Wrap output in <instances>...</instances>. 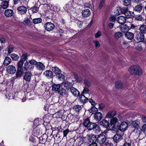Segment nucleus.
Segmentation results:
<instances>
[{"instance_id":"1","label":"nucleus","mask_w":146,"mask_h":146,"mask_svg":"<svg viewBox=\"0 0 146 146\" xmlns=\"http://www.w3.org/2000/svg\"><path fill=\"white\" fill-rule=\"evenodd\" d=\"M129 71L131 74L133 75H140L142 74L141 68L137 65L131 66Z\"/></svg>"},{"instance_id":"2","label":"nucleus","mask_w":146,"mask_h":146,"mask_svg":"<svg viewBox=\"0 0 146 146\" xmlns=\"http://www.w3.org/2000/svg\"><path fill=\"white\" fill-rule=\"evenodd\" d=\"M37 62L35 60L31 59L29 61H27L25 64V68L27 69H30L31 68V66L33 65L36 64Z\"/></svg>"},{"instance_id":"3","label":"nucleus","mask_w":146,"mask_h":146,"mask_svg":"<svg viewBox=\"0 0 146 146\" xmlns=\"http://www.w3.org/2000/svg\"><path fill=\"white\" fill-rule=\"evenodd\" d=\"M106 137L103 134H100L97 136V142L100 144H104L106 141Z\"/></svg>"},{"instance_id":"4","label":"nucleus","mask_w":146,"mask_h":146,"mask_svg":"<svg viewBox=\"0 0 146 146\" xmlns=\"http://www.w3.org/2000/svg\"><path fill=\"white\" fill-rule=\"evenodd\" d=\"M135 38L138 42H143L145 39L144 34L137 32L135 36Z\"/></svg>"},{"instance_id":"5","label":"nucleus","mask_w":146,"mask_h":146,"mask_svg":"<svg viewBox=\"0 0 146 146\" xmlns=\"http://www.w3.org/2000/svg\"><path fill=\"white\" fill-rule=\"evenodd\" d=\"M33 75L31 72L27 71L25 72L23 76V80L27 82H30L31 80Z\"/></svg>"},{"instance_id":"6","label":"nucleus","mask_w":146,"mask_h":146,"mask_svg":"<svg viewBox=\"0 0 146 146\" xmlns=\"http://www.w3.org/2000/svg\"><path fill=\"white\" fill-rule=\"evenodd\" d=\"M18 13L21 15H25L26 14L27 11V8L24 6L19 7L17 9Z\"/></svg>"},{"instance_id":"7","label":"nucleus","mask_w":146,"mask_h":146,"mask_svg":"<svg viewBox=\"0 0 146 146\" xmlns=\"http://www.w3.org/2000/svg\"><path fill=\"white\" fill-rule=\"evenodd\" d=\"M44 27L46 30L48 31H50L54 29L55 26L53 23L51 22H47L44 24Z\"/></svg>"},{"instance_id":"8","label":"nucleus","mask_w":146,"mask_h":146,"mask_svg":"<svg viewBox=\"0 0 146 146\" xmlns=\"http://www.w3.org/2000/svg\"><path fill=\"white\" fill-rule=\"evenodd\" d=\"M32 133L34 136L38 137V136H40L42 134V129L38 127H37L34 129Z\"/></svg>"},{"instance_id":"9","label":"nucleus","mask_w":146,"mask_h":146,"mask_svg":"<svg viewBox=\"0 0 146 146\" xmlns=\"http://www.w3.org/2000/svg\"><path fill=\"white\" fill-rule=\"evenodd\" d=\"M128 125L125 122L122 123L120 125H118L117 128L122 132L124 131L128 127Z\"/></svg>"},{"instance_id":"10","label":"nucleus","mask_w":146,"mask_h":146,"mask_svg":"<svg viewBox=\"0 0 146 146\" xmlns=\"http://www.w3.org/2000/svg\"><path fill=\"white\" fill-rule=\"evenodd\" d=\"M121 11V12H122V13L124 14L126 18H131V12L128 10L127 8H122Z\"/></svg>"},{"instance_id":"11","label":"nucleus","mask_w":146,"mask_h":146,"mask_svg":"<svg viewBox=\"0 0 146 146\" xmlns=\"http://www.w3.org/2000/svg\"><path fill=\"white\" fill-rule=\"evenodd\" d=\"M58 93L62 96L67 97L68 96V93L66 90L61 86L58 91Z\"/></svg>"},{"instance_id":"12","label":"nucleus","mask_w":146,"mask_h":146,"mask_svg":"<svg viewBox=\"0 0 146 146\" xmlns=\"http://www.w3.org/2000/svg\"><path fill=\"white\" fill-rule=\"evenodd\" d=\"M7 71L9 74H14L16 72V69L15 67L13 65L9 66L7 68Z\"/></svg>"},{"instance_id":"13","label":"nucleus","mask_w":146,"mask_h":146,"mask_svg":"<svg viewBox=\"0 0 146 146\" xmlns=\"http://www.w3.org/2000/svg\"><path fill=\"white\" fill-rule=\"evenodd\" d=\"M79 100L80 103L84 105L87 102L88 99L85 97L84 94L80 95Z\"/></svg>"},{"instance_id":"14","label":"nucleus","mask_w":146,"mask_h":146,"mask_svg":"<svg viewBox=\"0 0 146 146\" xmlns=\"http://www.w3.org/2000/svg\"><path fill=\"white\" fill-rule=\"evenodd\" d=\"M4 14L7 17L12 16L14 14L13 10L11 9H7L4 11Z\"/></svg>"},{"instance_id":"15","label":"nucleus","mask_w":146,"mask_h":146,"mask_svg":"<svg viewBox=\"0 0 146 146\" xmlns=\"http://www.w3.org/2000/svg\"><path fill=\"white\" fill-rule=\"evenodd\" d=\"M122 138L121 135L119 133H116L113 136V139L114 141L117 143L120 141L122 139Z\"/></svg>"},{"instance_id":"16","label":"nucleus","mask_w":146,"mask_h":146,"mask_svg":"<svg viewBox=\"0 0 146 146\" xmlns=\"http://www.w3.org/2000/svg\"><path fill=\"white\" fill-rule=\"evenodd\" d=\"M71 92L75 96H78L80 95V92L76 88L72 87L70 90Z\"/></svg>"},{"instance_id":"17","label":"nucleus","mask_w":146,"mask_h":146,"mask_svg":"<svg viewBox=\"0 0 146 146\" xmlns=\"http://www.w3.org/2000/svg\"><path fill=\"white\" fill-rule=\"evenodd\" d=\"M94 117L96 121H99L102 119V115L101 112H97L95 114Z\"/></svg>"},{"instance_id":"18","label":"nucleus","mask_w":146,"mask_h":146,"mask_svg":"<svg viewBox=\"0 0 146 146\" xmlns=\"http://www.w3.org/2000/svg\"><path fill=\"white\" fill-rule=\"evenodd\" d=\"M100 125L102 127L109 129L110 125L109 122L106 119H104L100 122Z\"/></svg>"},{"instance_id":"19","label":"nucleus","mask_w":146,"mask_h":146,"mask_svg":"<svg viewBox=\"0 0 146 146\" xmlns=\"http://www.w3.org/2000/svg\"><path fill=\"white\" fill-rule=\"evenodd\" d=\"M91 12L89 9H86L83 10L82 12L83 17H86L89 16L91 15Z\"/></svg>"},{"instance_id":"20","label":"nucleus","mask_w":146,"mask_h":146,"mask_svg":"<svg viewBox=\"0 0 146 146\" xmlns=\"http://www.w3.org/2000/svg\"><path fill=\"white\" fill-rule=\"evenodd\" d=\"M117 21L119 24H123L126 21V19L124 16H121L118 17L117 18Z\"/></svg>"},{"instance_id":"21","label":"nucleus","mask_w":146,"mask_h":146,"mask_svg":"<svg viewBox=\"0 0 146 146\" xmlns=\"http://www.w3.org/2000/svg\"><path fill=\"white\" fill-rule=\"evenodd\" d=\"M66 90H70L72 87V83L68 82V81L64 82L63 84Z\"/></svg>"},{"instance_id":"22","label":"nucleus","mask_w":146,"mask_h":146,"mask_svg":"<svg viewBox=\"0 0 146 146\" xmlns=\"http://www.w3.org/2000/svg\"><path fill=\"white\" fill-rule=\"evenodd\" d=\"M98 127V125L96 123L90 122L87 128L88 130H91L92 129H96Z\"/></svg>"},{"instance_id":"23","label":"nucleus","mask_w":146,"mask_h":146,"mask_svg":"<svg viewBox=\"0 0 146 146\" xmlns=\"http://www.w3.org/2000/svg\"><path fill=\"white\" fill-rule=\"evenodd\" d=\"M121 29L122 32L126 33L129 30V27L127 24L123 25L121 26Z\"/></svg>"},{"instance_id":"24","label":"nucleus","mask_w":146,"mask_h":146,"mask_svg":"<svg viewBox=\"0 0 146 146\" xmlns=\"http://www.w3.org/2000/svg\"><path fill=\"white\" fill-rule=\"evenodd\" d=\"M140 33L144 34L146 33V25H142L140 26L139 29Z\"/></svg>"},{"instance_id":"25","label":"nucleus","mask_w":146,"mask_h":146,"mask_svg":"<svg viewBox=\"0 0 146 146\" xmlns=\"http://www.w3.org/2000/svg\"><path fill=\"white\" fill-rule=\"evenodd\" d=\"M36 67L37 69L40 70H43L45 68L44 66L40 62H37Z\"/></svg>"},{"instance_id":"26","label":"nucleus","mask_w":146,"mask_h":146,"mask_svg":"<svg viewBox=\"0 0 146 146\" xmlns=\"http://www.w3.org/2000/svg\"><path fill=\"white\" fill-rule=\"evenodd\" d=\"M116 114V112L115 111H110L108 112L106 115V117L109 118H112Z\"/></svg>"},{"instance_id":"27","label":"nucleus","mask_w":146,"mask_h":146,"mask_svg":"<svg viewBox=\"0 0 146 146\" xmlns=\"http://www.w3.org/2000/svg\"><path fill=\"white\" fill-rule=\"evenodd\" d=\"M142 8L143 7L141 5H136L134 8V10L135 12L140 13L141 12Z\"/></svg>"},{"instance_id":"28","label":"nucleus","mask_w":146,"mask_h":146,"mask_svg":"<svg viewBox=\"0 0 146 146\" xmlns=\"http://www.w3.org/2000/svg\"><path fill=\"white\" fill-rule=\"evenodd\" d=\"M125 37L129 40H132L134 37L133 34L131 32H126L125 34Z\"/></svg>"},{"instance_id":"29","label":"nucleus","mask_w":146,"mask_h":146,"mask_svg":"<svg viewBox=\"0 0 146 146\" xmlns=\"http://www.w3.org/2000/svg\"><path fill=\"white\" fill-rule=\"evenodd\" d=\"M11 62V59L9 57H6L4 59L3 64L5 66H8Z\"/></svg>"},{"instance_id":"30","label":"nucleus","mask_w":146,"mask_h":146,"mask_svg":"<svg viewBox=\"0 0 146 146\" xmlns=\"http://www.w3.org/2000/svg\"><path fill=\"white\" fill-rule=\"evenodd\" d=\"M44 74L48 78H52L53 77V73L50 70H47L45 71Z\"/></svg>"},{"instance_id":"31","label":"nucleus","mask_w":146,"mask_h":146,"mask_svg":"<svg viewBox=\"0 0 146 146\" xmlns=\"http://www.w3.org/2000/svg\"><path fill=\"white\" fill-rule=\"evenodd\" d=\"M97 136L95 135H92L91 137H90L89 139V140L92 143H96L95 142H97L96 139Z\"/></svg>"},{"instance_id":"32","label":"nucleus","mask_w":146,"mask_h":146,"mask_svg":"<svg viewBox=\"0 0 146 146\" xmlns=\"http://www.w3.org/2000/svg\"><path fill=\"white\" fill-rule=\"evenodd\" d=\"M52 90L58 92L61 87L60 84H54L52 85Z\"/></svg>"},{"instance_id":"33","label":"nucleus","mask_w":146,"mask_h":146,"mask_svg":"<svg viewBox=\"0 0 146 146\" xmlns=\"http://www.w3.org/2000/svg\"><path fill=\"white\" fill-rule=\"evenodd\" d=\"M118 119L115 117H113L111 119L110 124L111 126L113 125V127L115 125V124L118 122Z\"/></svg>"},{"instance_id":"34","label":"nucleus","mask_w":146,"mask_h":146,"mask_svg":"<svg viewBox=\"0 0 146 146\" xmlns=\"http://www.w3.org/2000/svg\"><path fill=\"white\" fill-rule=\"evenodd\" d=\"M52 70L53 72L56 75L59 73V72H61V70L56 66L52 67Z\"/></svg>"},{"instance_id":"35","label":"nucleus","mask_w":146,"mask_h":146,"mask_svg":"<svg viewBox=\"0 0 146 146\" xmlns=\"http://www.w3.org/2000/svg\"><path fill=\"white\" fill-rule=\"evenodd\" d=\"M29 10L31 11L33 13H36L38 11L39 7L35 4L34 6L30 8Z\"/></svg>"},{"instance_id":"36","label":"nucleus","mask_w":146,"mask_h":146,"mask_svg":"<svg viewBox=\"0 0 146 146\" xmlns=\"http://www.w3.org/2000/svg\"><path fill=\"white\" fill-rule=\"evenodd\" d=\"M9 6V2L7 1H4L2 2L1 7L2 8L5 9Z\"/></svg>"},{"instance_id":"37","label":"nucleus","mask_w":146,"mask_h":146,"mask_svg":"<svg viewBox=\"0 0 146 146\" xmlns=\"http://www.w3.org/2000/svg\"><path fill=\"white\" fill-rule=\"evenodd\" d=\"M115 86L117 89L121 88H123V85L121 82L119 80L116 82Z\"/></svg>"},{"instance_id":"38","label":"nucleus","mask_w":146,"mask_h":146,"mask_svg":"<svg viewBox=\"0 0 146 146\" xmlns=\"http://www.w3.org/2000/svg\"><path fill=\"white\" fill-rule=\"evenodd\" d=\"M23 70L21 69H17L16 72V77L18 78L21 77L22 75Z\"/></svg>"},{"instance_id":"39","label":"nucleus","mask_w":146,"mask_h":146,"mask_svg":"<svg viewBox=\"0 0 146 146\" xmlns=\"http://www.w3.org/2000/svg\"><path fill=\"white\" fill-rule=\"evenodd\" d=\"M123 36V34L120 32H116L114 36L115 38L118 39L119 38Z\"/></svg>"},{"instance_id":"40","label":"nucleus","mask_w":146,"mask_h":146,"mask_svg":"<svg viewBox=\"0 0 146 146\" xmlns=\"http://www.w3.org/2000/svg\"><path fill=\"white\" fill-rule=\"evenodd\" d=\"M131 127L132 129L139 127L138 121H133L131 123Z\"/></svg>"},{"instance_id":"41","label":"nucleus","mask_w":146,"mask_h":146,"mask_svg":"<svg viewBox=\"0 0 146 146\" xmlns=\"http://www.w3.org/2000/svg\"><path fill=\"white\" fill-rule=\"evenodd\" d=\"M90 122V119L88 118H87L84 120L83 125L84 126L87 128Z\"/></svg>"},{"instance_id":"42","label":"nucleus","mask_w":146,"mask_h":146,"mask_svg":"<svg viewBox=\"0 0 146 146\" xmlns=\"http://www.w3.org/2000/svg\"><path fill=\"white\" fill-rule=\"evenodd\" d=\"M11 57L13 60L17 61L19 58V56L17 54L12 53L11 54Z\"/></svg>"},{"instance_id":"43","label":"nucleus","mask_w":146,"mask_h":146,"mask_svg":"<svg viewBox=\"0 0 146 146\" xmlns=\"http://www.w3.org/2000/svg\"><path fill=\"white\" fill-rule=\"evenodd\" d=\"M42 21V19L40 18H35L33 20V22L35 24H36L41 23Z\"/></svg>"},{"instance_id":"44","label":"nucleus","mask_w":146,"mask_h":146,"mask_svg":"<svg viewBox=\"0 0 146 146\" xmlns=\"http://www.w3.org/2000/svg\"><path fill=\"white\" fill-rule=\"evenodd\" d=\"M74 76L76 80L79 82H81L83 79L82 78L81 76H78L77 74H74Z\"/></svg>"},{"instance_id":"45","label":"nucleus","mask_w":146,"mask_h":146,"mask_svg":"<svg viewBox=\"0 0 146 146\" xmlns=\"http://www.w3.org/2000/svg\"><path fill=\"white\" fill-rule=\"evenodd\" d=\"M82 109L81 106L79 105H75L74 106L73 109L76 111V112H79Z\"/></svg>"},{"instance_id":"46","label":"nucleus","mask_w":146,"mask_h":146,"mask_svg":"<svg viewBox=\"0 0 146 146\" xmlns=\"http://www.w3.org/2000/svg\"><path fill=\"white\" fill-rule=\"evenodd\" d=\"M56 77L60 80H63L65 78L63 74H61V72H59V73L56 74Z\"/></svg>"},{"instance_id":"47","label":"nucleus","mask_w":146,"mask_h":146,"mask_svg":"<svg viewBox=\"0 0 146 146\" xmlns=\"http://www.w3.org/2000/svg\"><path fill=\"white\" fill-rule=\"evenodd\" d=\"M22 60H20L17 63V69H22L23 65L24 63Z\"/></svg>"},{"instance_id":"48","label":"nucleus","mask_w":146,"mask_h":146,"mask_svg":"<svg viewBox=\"0 0 146 146\" xmlns=\"http://www.w3.org/2000/svg\"><path fill=\"white\" fill-rule=\"evenodd\" d=\"M135 18L136 20L139 21H143L144 20V19L140 15H136Z\"/></svg>"},{"instance_id":"49","label":"nucleus","mask_w":146,"mask_h":146,"mask_svg":"<svg viewBox=\"0 0 146 146\" xmlns=\"http://www.w3.org/2000/svg\"><path fill=\"white\" fill-rule=\"evenodd\" d=\"M77 140L78 142V144L81 145L83 143L84 139L81 137H79L77 139Z\"/></svg>"},{"instance_id":"50","label":"nucleus","mask_w":146,"mask_h":146,"mask_svg":"<svg viewBox=\"0 0 146 146\" xmlns=\"http://www.w3.org/2000/svg\"><path fill=\"white\" fill-rule=\"evenodd\" d=\"M129 29H135L136 30H137V29L138 30H139L138 27L137 26H135V25L133 24H130L129 25Z\"/></svg>"},{"instance_id":"51","label":"nucleus","mask_w":146,"mask_h":146,"mask_svg":"<svg viewBox=\"0 0 146 146\" xmlns=\"http://www.w3.org/2000/svg\"><path fill=\"white\" fill-rule=\"evenodd\" d=\"M131 2V1L130 0H124L123 4L125 6H128L130 5Z\"/></svg>"},{"instance_id":"52","label":"nucleus","mask_w":146,"mask_h":146,"mask_svg":"<svg viewBox=\"0 0 146 146\" xmlns=\"http://www.w3.org/2000/svg\"><path fill=\"white\" fill-rule=\"evenodd\" d=\"M27 54H23L21 56V59L20 60H22L23 62H24L26 60H27Z\"/></svg>"},{"instance_id":"53","label":"nucleus","mask_w":146,"mask_h":146,"mask_svg":"<svg viewBox=\"0 0 146 146\" xmlns=\"http://www.w3.org/2000/svg\"><path fill=\"white\" fill-rule=\"evenodd\" d=\"M141 130L146 135V124L143 125L141 128Z\"/></svg>"},{"instance_id":"54","label":"nucleus","mask_w":146,"mask_h":146,"mask_svg":"<svg viewBox=\"0 0 146 146\" xmlns=\"http://www.w3.org/2000/svg\"><path fill=\"white\" fill-rule=\"evenodd\" d=\"M14 48L11 45H9V47L8 50V52L9 54H10L13 51Z\"/></svg>"},{"instance_id":"55","label":"nucleus","mask_w":146,"mask_h":146,"mask_svg":"<svg viewBox=\"0 0 146 146\" xmlns=\"http://www.w3.org/2000/svg\"><path fill=\"white\" fill-rule=\"evenodd\" d=\"M84 83L85 84L86 86L88 87H89L91 85L90 83L87 80H85L84 81Z\"/></svg>"},{"instance_id":"56","label":"nucleus","mask_w":146,"mask_h":146,"mask_svg":"<svg viewBox=\"0 0 146 146\" xmlns=\"http://www.w3.org/2000/svg\"><path fill=\"white\" fill-rule=\"evenodd\" d=\"M89 92V89L86 88H84L83 91L81 93V94H87Z\"/></svg>"},{"instance_id":"57","label":"nucleus","mask_w":146,"mask_h":146,"mask_svg":"<svg viewBox=\"0 0 146 146\" xmlns=\"http://www.w3.org/2000/svg\"><path fill=\"white\" fill-rule=\"evenodd\" d=\"M74 141V139H71L68 140V143H70L69 144V145L70 146H71L73 145Z\"/></svg>"},{"instance_id":"58","label":"nucleus","mask_w":146,"mask_h":146,"mask_svg":"<svg viewBox=\"0 0 146 146\" xmlns=\"http://www.w3.org/2000/svg\"><path fill=\"white\" fill-rule=\"evenodd\" d=\"M93 43L95 44L96 47H99L100 46V44L99 42L97 40H94L93 41Z\"/></svg>"},{"instance_id":"59","label":"nucleus","mask_w":146,"mask_h":146,"mask_svg":"<svg viewBox=\"0 0 146 146\" xmlns=\"http://www.w3.org/2000/svg\"><path fill=\"white\" fill-rule=\"evenodd\" d=\"M140 128L139 127L137 128H135L132 129L133 132L135 133H137L139 132V129Z\"/></svg>"},{"instance_id":"60","label":"nucleus","mask_w":146,"mask_h":146,"mask_svg":"<svg viewBox=\"0 0 146 146\" xmlns=\"http://www.w3.org/2000/svg\"><path fill=\"white\" fill-rule=\"evenodd\" d=\"M116 20V18L114 16H111L109 19V20L111 22H114Z\"/></svg>"},{"instance_id":"61","label":"nucleus","mask_w":146,"mask_h":146,"mask_svg":"<svg viewBox=\"0 0 146 146\" xmlns=\"http://www.w3.org/2000/svg\"><path fill=\"white\" fill-rule=\"evenodd\" d=\"M89 102L92 105L94 106L96 104V103L95 101H94L92 99L90 98L88 99Z\"/></svg>"},{"instance_id":"62","label":"nucleus","mask_w":146,"mask_h":146,"mask_svg":"<svg viewBox=\"0 0 146 146\" xmlns=\"http://www.w3.org/2000/svg\"><path fill=\"white\" fill-rule=\"evenodd\" d=\"M101 35V33L100 31H98L97 33L95 35V37L96 38L99 37Z\"/></svg>"},{"instance_id":"63","label":"nucleus","mask_w":146,"mask_h":146,"mask_svg":"<svg viewBox=\"0 0 146 146\" xmlns=\"http://www.w3.org/2000/svg\"><path fill=\"white\" fill-rule=\"evenodd\" d=\"M105 107V105L102 103H101L99 104V108L100 110L103 109Z\"/></svg>"},{"instance_id":"64","label":"nucleus","mask_w":146,"mask_h":146,"mask_svg":"<svg viewBox=\"0 0 146 146\" xmlns=\"http://www.w3.org/2000/svg\"><path fill=\"white\" fill-rule=\"evenodd\" d=\"M84 7L88 8H90L91 6L90 4L88 3H84Z\"/></svg>"}]
</instances>
